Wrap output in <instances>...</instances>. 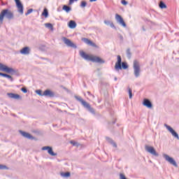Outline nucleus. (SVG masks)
Wrapping results in <instances>:
<instances>
[{
    "instance_id": "nucleus-1",
    "label": "nucleus",
    "mask_w": 179,
    "mask_h": 179,
    "mask_svg": "<svg viewBox=\"0 0 179 179\" xmlns=\"http://www.w3.org/2000/svg\"><path fill=\"white\" fill-rule=\"evenodd\" d=\"M79 54L81 58H83V59H85L86 61H92V62H96V64H104L105 62L104 60L99 57L90 56L86 54L83 50H80Z\"/></svg>"
},
{
    "instance_id": "nucleus-2",
    "label": "nucleus",
    "mask_w": 179,
    "mask_h": 179,
    "mask_svg": "<svg viewBox=\"0 0 179 179\" xmlns=\"http://www.w3.org/2000/svg\"><path fill=\"white\" fill-rule=\"evenodd\" d=\"M4 17H6L8 20H13V19H15V14H13V12H12V10L8 8L3 9L0 13V24H3Z\"/></svg>"
},
{
    "instance_id": "nucleus-3",
    "label": "nucleus",
    "mask_w": 179,
    "mask_h": 179,
    "mask_svg": "<svg viewBox=\"0 0 179 179\" xmlns=\"http://www.w3.org/2000/svg\"><path fill=\"white\" fill-rule=\"evenodd\" d=\"M74 97L78 101L81 103V104H82V106H83L84 108H86V110H87V111L91 113V114H96L94 109L93 108H92V106H90V103H89L86 102L85 100H83V99H82L81 96H74Z\"/></svg>"
},
{
    "instance_id": "nucleus-4",
    "label": "nucleus",
    "mask_w": 179,
    "mask_h": 179,
    "mask_svg": "<svg viewBox=\"0 0 179 179\" xmlns=\"http://www.w3.org/2000/svg\"><path fill=\"white\" fill-rule=\"evenodd\" d=\"M133 69L135 78H139L141 76V66L138 60L134 61Z\"/></svg>"
},
{
    "instance_id": "nucleus-5",
    "label": "nucleus",
    "mask_w": 179,
    "mask_h": 179,
    "mask_svg": "<svg viewBox=\"0 0 179 179\" xmlns=\"http://www.w3.org/2000/svg\"><path fill=\"white\" fill-rule=\"evenodd\" d=\"M163 157L165 159L166 162H168L169 164L173 166V167H178L177 162L174 160V158L169 156L167 154H163Z\"/></svg>"
},
{
    "instance_id": "nucleus-6",
    "label": "nucleus",
    "mask_w": 179,
    "mask_h": 179,
    "mask_svg": "<svg viewBox=\"0 0 179 179\" xmlns=\"http://www.w3.org/2000/svg\"><path fill=\"white\" fill-rule=\"evenodd\" d=\"M145 149L146 152H148V153H150V155H152V156H155V157H159V153L156 152V150L155 149V148L146 145L145 146Z\"/></svg>"
},
{
    "instance_id": "nucleus-7",
    "label": "nucleus",
    "mask_w": 179,
    "mask_h": 179,
    "mask_svg": "<svg viewBox=\"0 0 179 179\" xmlns=\"http://www.w3.org/2000/svg\"><path fill=\"white\" fill-rule=\"evenodd\" d=\"M14 1H15V3H16V6L17 8V11L21 15H23V10L24 9V7H23V4L20 1V0H14Z\"/></svg>"
},
{
    "instance_id": "nucleus-8",
    "label": "nucleus",
    "mask_w": 179,
    "mask_h": 179,
    "mask_svg": "<svg viewBox=\"0 0 179 179\" xmlns=\"http://www.w3.org/2000/svg\"><path fill=\"white\" fill-rule=\"evenodd\" d=\"M63 41L67 47H71V48H76L77 46L75 45L71 40H69L68 38L63 37Z\"/></svg>"
},
{
    "instance_id": "nucleus-9",
    "label": "nucleus",
    "mask_w": 179,
    "mask_h": 179,
    "mask_svg": "<svg viewBox=\"0 0 179 179\" xmlns=\"http://www.w3.org/2000/svg\"><path fill=\"white\" fill-rule=\"evenodd\" d=\"M164 127L166 128V129H168L169 132L171 133V135H173L174 138H176V139H179L178 134H177V132H176V131L172 129L171 127H170L167 124H164Z\"/></svg>"
},
{
    "instance_id": "nucleus-10",
    "label": "nucleus",
    "mask_w": 179,
    "mask_h": 179,
    "mask_svg": "<svg viewBox=\"0 0 179 179\" xmlns=\"http://www.w3.org/2000/svg\"><path fill=\"white\" fill-rule=\"evenodd\" d=\"M122 62V59L121 58V56L117 55V61L115 65V71H120V69H122V67L121 66Z\"/></svg>"
},
{
    "instance_id": "nucleus-11",
    "label": "nucleus",
    "mask_w": 179,
    "mask_h": 179,
    "mask_svg": "<svg viewBox=\"0 0 179 179\" xmlns=\"http://www.w3.org/2000/svg\"><path fill=\"white\" fill-rule=\"evenodd\" d=\"M115 20L117 22V23H120V24L123 26V27H125L127 26V24L124 21V19L122 18V17H121V15H120L118 14H116L115 15Z\"/></svg>"
},
{
    "instance_id": "nucleus-12",
    "label": "nucleus",
    "mask_w": 179,
    "mask_h": 179,
    "mask_svg": "<svg viewBox=\"0 0 179 179\" xmlns=\"http://www.w3.org/2000/svg\"><path fill=\"white\" fill-rule=\"evenodd\" d=\"M42 150H48V153L50 155V156H57V155L52 150V147L44 146L42 148Z\"/></svg>"
},
{
    "instance_id": "nucleus-13",
    "label": "nucleus",
    "mask_w": 179,
    "mask_h": 179,
    "mask_svg": "<svg viewBox=\"0 0 179 179\" xmlns=\"http://www.w3.org/2000/svg\"><path fill=\"white\" fill-rule=\"evenodd\" d=\"M7 96L9 97V99H14V100L22 99V96H20V95L15 93H7Z\"/></svg>"
},
{
    "instance_id": "nucleus-14",
    "label": "nucleus",
    "mask_w": 179,
    "mask_h": 179,
    "mask_svg": "<svg viewBox=\"0 0 179 179\" xmlns=\"http://www.w3.org/2000/svg\"><path fill=\"white\" fill-rule=\"evenodd\" d=\"M19 132H20V134H21V135L22 136H24V138H26L27 139H34V137H33V136H31V134H30L26 131L20 130Z\"/></svg>"
},
{
    "instance_id": "nucleus-15",
    "label": "nucleus",
    "mask_w": 179,
    "mask_h": 179,
    "mask_svg": "<svg viewBox=\"0 0 179 179\" xmlns=\"http://www.w3.org/2000/svg\"><path fill=\"white\" fill-rule=\"evenodd\" d=\"M43 96H45L46 97H54L55 96V93L50 90H45L43 92Z\"/></svg>"
},
{
    "instance_id": "nucleus-16",
    "label": "nucleus",
    "mask_w": 179,
    "mask_h": 179,
    "mask_svg": "<svg viewBox=\"0 0 179 179\" xmlns=\"http://www.w3.org/2000/svg\"><path fill=\"white\" fill-rule=\"evenodd\" d=\"M143 104L145 106V107H147V108H152L153 107V104H152L150 100L148 99H145L143 100Z\"/></svg>"
},
{
    "instance_id": "nucleus-17",
    "label": "nucleus",
    "mask_w": 179,
    "mask_h": 179,
    "mask_svg": "<svg viewBox=\"0 0 179 179\" xmlns=\"http://www.w3.org/2000/svg\"><path fill=\"white\" fill-rule=\"evenodd\" d=\"M83 41L85 43V44H87L88 45H91L92 47H97V45L96 43H93L92 41L89 40L87 38H83Z\"/></svg>"
},
{
    "instance_id": "nucleus-18",
    "label": "nucleus",
    "mask_w": 179,
    "mask_h": 179,
    "mask_svg": "<svg viewBox=\"0 0 179 179\" xmlns=\"http://www.w3.org/2000/svg\"><path fill=\"white\" fill-rule=\"evenodd\" d=\"M20 52L22 55H29V54H30V48L24 47L20 51Z\"/></svg>"
},
{
    "instance_id": "nucleus-19",
    "label": "nucleus",
    "mask_w": 179,
    "mask_h": 179,
    "mask_svg": "<svg viewBox=\"0 0 179 179\" xmlns=\"http://www.w3.org/2000/svg\"><path fill=\"white\" fill-rule=\"evenodd\" d=\"M7 73H10L11 75H15L16 72H17L15 69L13 68L8 67V66L6 67V71Z\"/></svg>"
},
{
    "instance_id": "nucleus-20",
    "label": "nucleus",
    "mask_w": 179,
    "mask_h": 179,
    "mask_svg": "<svg viewBox=\"0 0 179 179\" xmlns=\"http://www.w3.org/2000/svg\"><path fill=\"white\" fill-rule=\"evenodd\" d=\"M68 26L69 29H76L77 26L76 22L73 20H70L68 23Z\"/></svg>"
},
{
    "instance_id": "nucleus-21",
    "label": "nucleus",
    "mask_w": 179,
    "mask_h": 179,
    "mask_svg": "<svg viewBox=\"0 0 179 179\" xmlns=\"http://www.w3.org/2000/svg\"><path fill=\"white\" fill-rule=\"evenodd\" d=\"M106 139L107 142H108V143H110V145H113V148H117V143H115V142H114L113 139H111L110 137H106Z\"/></svg>"
},
{
    "instance_id": "nucleus-22",
    "label": "nucleus",
    "mask_w": 179,
    "mask_h": 179,
    "mask_svg": "<svg viewBox=\"0 0 179 179\" xmlns=\"http://www.w3.org/2000/svg\"><path fill=\"white\" fill-rule=\"evenodd\" d=\"M105 24H106L107 26H110V27H112V29H116L115 26L114 25V23H113V22L109 21V20H105L104 21Z\"/></svg>"
},
{
    "instance_id": "nucleus-23",
    "label": "nucleus",
    "mask_w": 179,
    "mask_h": 179,
    "mask_svg": "<svg viewBox=\"0 0 179 179\" xmlns=\"http://www.w3.org/2000/svg\"><path fill=\"white\" fill-rule=\"evenodd\" d=\"M60 176L64 177V178H68V177H71V172L61 173Z\"/></svg>"
},
{
    "instance_id": "nucleus-24",
    "label": "nucleus",
    "mask_w": 179,
    "mask_h": 179,
    "mask_svg": "<svg viewBox=\"0 0 179 179\" xmlns=\"http://www.w3.org/2000/svg\"><path fill=\"white\" fill-rule=\"evenodd\" d=\"M63 10H65L66 13H69V12H71V10H72V8L70 6L64 5L63 6Z\"/></svg>"
},
{
    "instance_id": "nucleus-25",
    "label": "nucleus",
    "mask_w": 179,
    "mask_h": 179,
    "mask_svg": "<svg viewBox=\"0 0 179 179\" xmlns=\"http://www.w3.org/2000/svg\"><path fill=\"white\" fill-rule=\"evenodd\" d=\"M159 6L161 9H166V8H167V6L163 1L159 2Z\"/></svg>"
},
{
    "instance_id": "nucleus-26",
    "label": "nucleus",
    "mask_w": 179,
    "mask_h": 179,
    "mask_svg": "<svg viewBox=\"0 0 179 179\" xmlns=\"http://www.w3.org/2000/svg\"><path fill=\"white\" fill-rule=\"evenodd\" d=\"M6 65H4L2 63H0V71H1L2 72H5L6 71Z\"/></svg>"
},
{
    "instance_id": "nucleus-27",
    "label": "nucleus",
    "mask_w": 179,
    "mask_h": 179,
    "mask_svg": "<svg viewBox=\"0 0 179 179\" xmlns=\"http://www.w3.org/2000/svg\"><path fill=\"white\" fill-rule=\"evenodd\" d=\"M42 16H44L45 17H48V10L47 8H44Z\"/></svg>"
},
{
    "instance_id": "nucleus-28",
    "label": "nucleus",
    "mask_w": 179,
    "mask_h": 179,
    "mask_svg": "<svg viewBox=\"0 0 179 179\" xmlns=\"http://www.w3.org/2000/svg\"><path fill=\"white\" fill-rule=\"evenodd\" d=\"M127 57L129 58V59H131V56L132 55V53H131V49L128 48L126 51Z\"/></svg>"
},
{
    "instance_id": "nucleus-29",
    "label": "nucleus",
    "mask_w": 179,
    "mask_h": 179,
    "mask_svg": "<svg viewBox=\"0 0 179 179\" xmlns=\"http://www.w3.org/2000/svg\"><path fill=\"white\" fill-rule=\"evenodd\" d=\"M70 143L71 145H73V146H76L77 148H79V146H80V144H79V143L75 141H71Z\"/></svg>"
},
{
    "instance_id": "nucleus-30",
    "label": "nucleus",
    "mask_w": 179,
    "mask_h": 179,
    "mask_svg": "<svg viewBox=\"0 0 179 179\" xmlns=\"http://www.w3.org/2000/svg\"><path fill=\"white\" fill-rule=\"evenodd\" d=\"M4 78H7L10 80V82H13V77L11 76L10 75L6 74L4 76Z\"/></svg>"
},
{
    "instance_id": "nucleus-31",
    "label": "nucleus",
    "mask_w": 179,
    "mask_h": 179,
    "mask_svg": "<svg viewBox=\"0 0 179 179\" xmlns=\"http://www.w3.org/2000/svg\"><path fill=\"white\" fill-rule=\"evenodd\" d=\"M45 27H47L48 29H50L51 30H52L53 29L52 24L51 23H45Z\"/></svg>"
},
{
    "instance_id": "nucleus-32",
    "label": "nucleus",
    "mask_w": 179,
    "mask_h": 179,
    "mask_svg": "<svg viewBox=\"0 0 179 179\" xmlns=\"http://www.w3.org/2000/svg\"><path fill=\"white\" fill-rule=\"evenodd\" d=\"M121 67L123 69H128V64H127V62H122Z\"/></svg>"
},
{
    "instance_id": "nucleus-33",
    "label": "nucleus",
    "mask_w": 179,
    "mask_h": 179,
    "mask_svg": "<svg viewBox=\"0 0 179 179\" xmlns=\"http://www.w3.org/2000/svg\"><path fill=\"white\" fill-rule=\"evenodd\" d=\"M36 94H38V96H44V93H43V91L41 90H36Z\"/></svg>"
},
{
    "instance_id": "nucleus-34",
    "label": "nucleus",
    "mask_w": 179,
    "mask_h": 179,
    "mask_svg": "<svg viewBox=\"0 0 179 179\" xmlns=\"http://www.w3.org/2000/svg\"><path fill=\"white\" fill-rule=\"evenodd\" d=\"M87 5V3L85 1H81L80 6V8H86Z\"/></svg>"
},
{
    "instance_id": "nucleus-35",
    "label": "nucleus",
    "mask_w": 179,
    "mask_h": 179,
    "mask_svg": "<svg viewBox=\"0 0 179 179\" xmlns=\"http://www.w3.org/2000/svg\"><path fill=\"white\" fill-rule=\"evenodd\" d=\"M8 169L6 165L0 164V170H8Z\"/></svg>"
},
{
    "instance_id": "nucleus-36",
    "label": "nucleus",
    "mask_w": 179,
    "mask_h": 179,
    "mask_svg": "<svg viewBox=\"0 0 179 179\" xmlns=\"http://www.w3.org/2000/svg\"><path fill=\"white\" fill-rule=\"evenodd\" d=\"M128 92H129V98L132 99V90H131V88L128 87Z\"/></svg>"
},
{
    "instance_id": "nucleus-37",
    "label": "nucleus",
    "mask_w": 179,
    "mask_h": 179,
    "mask_svg": "<svg viewBox=\"0 0 179 179\" xmlns=\"http://www.w3.org/2000/svg\"><path fill=\"white\" fill-rule=\"evenodd\" d=\"M31 12H33V8H30L29 9L27 13H25V16H28V15H30V13H31Z\"/></svg>"
},
{
    "instance_id": "nucleus-38",
    "label": "nucleus",
    "mask_w": 179,
    "mask_h": 179,
    "mask_svg": "<svg viewBox=\"0 0 179 179\" xmlns=\"http://www.w3.org/2000/svg\"><path fill=\"white\" fill-rule=\"evenodd\" d=\"M118 38L120 40V41L123 42L124 41V36H122V35H121V34H119L117 35Z\"/></svg>"
},
{
    "instance_id": "nucleus-39",
    "label": "nucleus",
    "mask_w": 179,
    "mask_h": 179,
    "mask_svg": "<svg viewBox=\"0 0 179 179\" xmlns=\"http://www.w3.org/2000/svg\"><path fill=\"white\" fill-rule=\"evenodd\" d=\"M121 3L125 6L128 5V1H127L125 0H122Z\"/></svg>"
},
{
    "instance_id": "nucleus-40",
    "label": "nucleus",
    "mask_w": 179,
    "mask_h": 179,
    "mask_svg": "<svg viewBox=\"0 0 179 179\" xmlns=\"http://www.w3.org/2000/svg\"><path fill=\"white\" fill-rule=\"evenodd\" d=\"M120 179H127V177H125V175H124L123 173L120 174Z\"/></svg>"
},
{
    "instance_id": "nucleus-41",
    "label": "nucleus",
    "mask_w": 179,
    "mask_h": 179,
    "mask_svg": "<svg viewBox=\"0 0 179 179\" xmlns=\"http://www.w3.org/2000/svg\"><path fill=\"white\" fill-rule=\"evenodd\" d=\"M21 91H22L23 93H27V88L22 87L21 88Z\"/></svg>"
},
{
    "instance_id": "nucleus-42",
    "label": "nucleus",
    "mask_w": 179,
    "mask_h": 179,
    "mask_svg": "<svg viewBox=\"0 0 179 179\" xmlns=\"http://www.w3.org/2000/svg\"><path fill=\"white\" fill-rule=\"evenodd\" d=\"M6 75V73H3L0 72V76H3V78H5Z\"/></svg>"
},
{
    "instance_id": "nucleus-43",
    "label": "nucleus",
    "mask_w": 179,
    "mask_h": 179,
    "mask_svg": "<svg viewBox=\"0 0 179 179\" xmlns=\"http://www.w3.org/2000/svg\"><path fill=\"white\" fill-rule=\"evenodd\" d=\"M74 1H78V0H69V4H70V5H72V3H73Z\"/></svg>"
},
{
    "instance_id": "nucleus-44",
    "label": "nucleus",
    "mask_w": 179,
    "mask_h": 179,
    "mask_svg": "<svg viewBox=\"0 0 179 179\" xmlns=\"http://www.w3.org/2000/svg\"><path fill=\"white\" fill-rule=\"evenodd\" d=\"M87 94H89L90 96H92V97H94V95H92L90 92H87Z\"/></svg>"
},
{
    "instance_id": "nucleus-45",
    "label": "nucleus",
    "mask_w": 179,
    "mask_h": 179,
    "mask_svg": "<svg viewBox=\"0 0 179 179\" xmlns=\"http://www.w3.org/2000/svg\"><path fill=\"white\" fill-rule=\"evenodd\" d=\"M97 0H90V2H96Z\"/></svg>"
},
{
    "instance_id": "nucleus-46",
    "label": "nucleus",
    "mask_w": 179,
    "mask_h": 179,
    "mask_svg": "<svg viewBox=\"0 0 179 179\" xmlns=\"http://www.w3.org/2000/svg\"><path fill=\"white\" fill-rule=\"evenodd\" d=\"M115 122H116L115 120V121H113V122H112V124L114 125V124H115Z\"/></svg>"
},
{
    "instance_id": "nucleus-47",
    "label": "nucleus",
    "mask_w": 179,
    "mask_h": 179,
    "mask_svg": "<svg viewBox=\"0 0 179 179\" xmlns=\"http://www.w3.org/2000/svg\"><path fill=\"white\" fill-rule=\"evenodd\" d=\"M115 80H117V78L116 77L115 78Z\"/></svg>"
},
{
    "instance_id": "nucleus-48",
    "label": "nucleus",
    "mask_w": 179,
    "mask_h": 179,
    "mask_svg": "<svg viewBox=\"0 0 179 179\" xmlns=\"http://www.w3.org/2000/svg\"><path fill=\"white\" fill-rule=\"evenodd\" d=\"M143 30L145 31V29H143Z\"/></svg>"
}]
</instances>
